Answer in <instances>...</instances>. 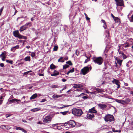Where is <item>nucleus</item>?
Listing matches in <instances>:
<instances>
[{
	"instance_id": "1",
	"label": "nucleus",
	"mask_w": 133,
	"mask_h": 133,
	"mask_svg": "<svg viewBox=\"0 0 133 133\" xmlns=\"http://www.w3.org/2000/svg\"><path fill=\"white\" fill-rule=\"evenodd\" d=\"M62 124L67 128H69L70 127H74L76 125V123L73 120H70L66 123Z\"/></svg>"
},
{
	"instance_id": "2",
	"label": "nucleus",
	"mask_w": 133,
	"mask_h": 133,
	"mask_svg": "<svg viewBox=\"0 0 133 133\" xmlns=\"http://www.w3.org/2000/svg\"><path fill=\"white\" fill-rule=\"evenodd\" d=\"M92 59L94 62L96 64H97L99 65H101L103 62V60L102 57H93Z\"/></svg>"
},
{
	"instance_id": "3",
	"label": "nucleus",
	"mask_w": 133,
	"mask_h": 133,
	"mask_svg": "<svg viewBox=\"0 0 133 133\" xmlns=\"http://www.w3.org/2000/svg\"><path fill=\"white\" fill-rule=\"evenodd\" d=\"M91 69V66H90V67H89L88 66L84 67L81 69L80 74L85 75L89 72Z\"/></svg>"
},
{
	"instance_id": "4",
	"label": "nucleus",
	"mask_w": 133,
	"mask_h": 133,
	"mask_svg": "<svg viewBox=\"0 0 133 133\" xmlns=\"http://www.w3.org/2000/svg\"><path fill=\"white\" fill-rule=\"evenodd\" d=\"M72 113L75 115L80 116L83 112L82 110L81 109L74 108L72 109Z\"/></svg>"
},
{
	"instance_id": "5",
	"label": "nucleus",
	"mask_w": 133,
	"mask_h": 133,
	"mask_svg": "<svg viewBox=\"0 0 133 133\" xmlns=\"http://www.w3.org/2000/svg\"><path fill=\"white\" fill-rule=\"evenodd\" d=\"M104 120L106 122L109 121L111 122L114 120V118L112 115H108L105 116Z\"/></svg>"
},
{
	"instance_id": "6",
	"label": "nucleus",
	"mask_w": 133,
	"mask_h": 133,
	"mask_svg": "<svg viewBox=\"0 0 133 133\" xmlns=\"http://www.w3.org/2000/svg\"><path fill=\"white\" fill-rule=\"evenodd\" d=\"M52 119V117L50 116H46L45 117L43 118V122L44 123H49L50 122Z\"/></svg>"
},
{
	"instance_id": "7",
	"label": "nucleus",
	"mask_w": 133,
	"mask_h": 133,
	"mask_svg": "<svg viewBox=\"0 0 133 133\" xmlns=\"http://www.w3.org/2000/svg\"><path fill=\"white\" fill-rule=\"evenodd\" d=\"M117 6H122L124 5V2L123 0H115Z\"/></svg>"
},
{
	"instance_id": "8",
	"label": "nucleus",
	"mask_w": 133,
	"mask_h": 133,
	"mask_svg": "<svg viewBox=\"0 0 133 133\" xmlns=\"http://www.w3.org/2000/svg\"><path fill=\"white\" fill-rule=\"evenodd\" d=\"M112 82L113 83H114L116 85H117V89L120 88L121 83L119 81L116 79H114V80L112 81Z\"/></svg>"
},
{
	"instance_id": "9",
	"label": "nucleus",
	"mask_w": 133,
	"mask_h": 133,
	"mask_svg": "<svg viewBox=\"0 0 133 133\" xmlns=\"http://www.w3.org/2000/svg\"><path fill=\"white\" fill-rule=\"evenodd\" d=\"M130 101V99L129 98H126L122 100V104H128Z\"/></svg>"
},
{
	"instance_id": "10",
	"label": "nucleus",
	"mask_w": 133,
	"mask_h": 133,
	"mask_svg": "<svg viewBox=\"0 0 133 133\" xmlns=\"http://www.w3.org/2000/svg\"><path fill=\"white\" fill-rule=\"evenodd\" d=\"M87 116L89 119H91L95 117V115L92 112H89L87 113Z\"/></svg>"
},
{
	"instance_id": "11",
	"label": "nucleus",
	"mask_w": 133,
	"mask_h": 133,
	"mask_svg": "<svg viewBox=\"0 0 133 133\" xmlns=\"http://www.w3.org/2000/svg\"><path fill=\"white\" fill-rule=\"evenodd\" d=\"M14 36L16 37H17L18 38L20 36V35H21L19 33L18 30H16L14 31L13 32Z\"/></svg>"
},
{
	"instance_id": "12",
	"label": "nucleus",
	"mask_w": 133,
	"mask_h": 133,
	"mask_svg": "<svg viewBox=\"0 0 133 133\" xmlns=\"http://www.w3.org/2000/svg\"><path fill=\"white\" fill-rule=\"evenodd\" d=\"M98 105L99 108L102 110H104L107 107V105L105 104H99Z\"/></svg>"
},
{
	"instance_id": "13",
	"label": "nucleus",
	"mask_w": 133,
	"mask_h": 133,
	"mask_svg": "<svg viewBox=\"0 0 133 133\" xmlns=\"http://www.w3.org/2000/svg\"><path fill=\"white\" fill-rule=\"evenodd\" d=\"M60 124L59 123H56L54 124H53L52 125V127H55V128H54V129H58V130H60L62 128L60 126H57V125H59Z\"/></svg>"
},
{
	"instance_id": "14",
	"label": "nucleus",
	"mask_w": 133,
	"mask_h": 133,
	"mask_svg": "<svg viewBox=\"0 0 133 133\" xmlns=\"http://www.w3.org/2000/svg\"><path fill=\"white\" fill-rule=\"evenodd\" d=\"M83 86L82 85L78 84H75L73 87L74 88H82Z\"/></svg>"
},
{
	"instance_id": "15",
	"label": "nucleus",
	"mask_w": 133,
	"mask_h": 133,
	"mask_svg": "<svg viewBox=\"0 0 133 133\" xmlns=\"http://www.w3.org/2000/svg\"><path fill=\"white\" fill-rule=\"evenodd\" d=\"M27 28L28 26H26L25 25H23L20 28V29L19 30V31L21 32L23 31L26 30V29Z\"/></svg>"
},
{
	"instance_id": "16",
	"label": "nucleus",
	"mask_w": 133,
	"mask_h": 133,
	"mask_svg": "<svg viewBox=\"0 0 133 133\" xmlns=\"http://www.w3.org/2000/svg\"><path fill=\"white\" fill-rule=\"evenodd\" d=\"M116 23L119 24L121 23L120 19L118 17H116L114 19Z\"/></svg>"
},
{
	"instance_id": "17",
	"label": "nucleus",
	"mask_w": 133,
	"mask_h": 133,
	"mask_svg": "<svg viewBox=\"0 0 133 133\" xmlns=\"http://www.w3.org/2000/svg\"><path fill=\"white\" fill-rule=\"evenodd\" d=\"M115 59L117 61V63L119 64L120 66H121L122 65V62L123 61V60L118 59L117 57H116L115 58Z\"/></svg>"
},
{
	"instance_id": "18",
	"label": "nucleus",
	"mask_w": 133,
	"mask_h": 133,
	"mask_svg": "<svg viewBox=\"0 0 133 133\" xmlns=\"http://www.w3.org/2000/svg\"><path fill=\"white\" fill-rule=\"evenodd\" d=\"M90 112H92V113H96L97 112V111L95 109V108L93 107L91 109H89V111Z\"/></svg>"
},
{
	"instance_id": "19",
	"label": "nucleus",
	"mask_w": 133,
	"mask_h": 133,
	"mask_svg": "<svg viewBox=\"0 0 133 133\" xmlns=\"http://www.w3.org/2000/svg\"><path fill=\"white\" fill-rule=\"evenodd\" d=\"M59 74V72L56 70H55L52 74H51V76H57Z\"/></svg>"
},
{
	"instance_id": "20",
	"label": "nucleus",
	"mask_w": 133,
	"mask_h": 133,
	"mask_svg": "<svg viewBox=\"0 0 133 133\" xmlns=\"http://www.w3.org/2000/svg\"><path fill=\"white\" fill-rule=\"evenodd\" d=\"M21 101L19 99H14L11 100H10L9 101L11 103H15V102H16L18 103V102L20 101Z\"/></svg>"
},
{
	"instance_id": "21",
	"label": "nucleus",
	"mask_w": 133,
	"mask_h": 133,
	"mask_svg": "<svg viewBox=\"0 0 133 133\" xmlns=\"http://www.w3.org/2000/svg\"><path fill=\"white\" fill-rule=\"evenodd\" d=\"M101 21L102 22L104 23L103 25V27L105 29H106L107 28V25L106 23V22L103 19H102Z\"/></svg>"
},
{
	"instance_id": "22",
	"label": "nucleus",
	"mask_w": 133,
	"mask_h": 133,
	"mask_svg": "<svg viewBox=\"0 0 133 133\" xmlns=\"http://www.w3.org/2000/svg\"><path fill=\"white\" fill-rule=\"evenodd\" d=\"M63 96V95H54L52 96V97L54 98H57Z\"/></svg>"
},
{
	"instance_id": "23",
	"label": "nucleus",
	"mask_w": 133,
	"mask_h": 133,
	"mask_svg": "<svg viewBox=\"0 0 133 133\" xmlns=\"http://www.w3.org/2000/svg\"><path fill=\"white\" fill-rule=\"evenodd\" d=\"M37 97V94H35L31 96L30 97V99H35Z\"/></svg>"
},
{
	"instance_id": "24",
	"label": "nucleus",
	"mask_w": 133,
	"mask_h": 133,
	"mask_svg": "<svg viewBox=\"0 0 133 133\" xmlns=\"http://www.w3.org/2000/svg\"><path fill=\"white\" fill-rule=\"evenodd\" d=\"M132 64V61H129L126 64V66L127 67L130 66Z\"/></svg>"
},
{
	"instance_id": "25",
	"label": "nucleus",
	"mask_w": 133,
	"mask_h": 133,
	"mask_svg": "<svg viewBox=\"0 0 133 133\" xmlns=\"http://www.w3.org/2000/svg\"><path fill=\"white\" fill-rule=\"evenodd\" d=\"M6 52L5 51H4L3 52H2V54L0 55V57H3V56L6 57Z\"/></svg>"
},
{
	"instance_id": "26",
	"label": "nucleus",
	"mask_w": 133,
	"mask_h": 133,
	"mask_svg": "<svg viewBox=\"0 0 133 133\" xmlns=\"http://www.w3.org/2000/svg\"><path fill=\"white\" fill-rule=\"evenodd\" d=\"M19 46L18 45H17L16 46H14L11 49V51L14 52L15 50H13V49H18L19 48Z\"/></svg>"
},
{
	"instance_id": "27",
	"label": "nucleus",
	"mask_w": 133,
	"mask_h": 133,
	"mask_svg": "<svg viewBox=\"0 0 133 133\" xmlns=\"http://www.w3.org/2000/svg\"><path fill=\"white\" fill-rule=\"evenodd\" d=\"M24 60L26 61H30V57L29 56H27L24 58Z\"/></svg>"
},
{
	"instance_id": "28",
	"label": "nucleus",
	"mask_w": 133,
	"mask_h": 133,
	"mask_svg": "<svg viewBox=\"0 0 133 133\" xmlns=\"http://www.w3.org/2000/svg\"><path fill=\"white\" fill-rule=\"evenodd\" d=\"M74 71V68H73L72 69L69 71L66 74L68 75L70 73H72Z\"/></svg>"
},
{
	"instance_id": "29",
	"label": "nucleus",
	"mask_w": 133,
	"mask_h": 133,
	"mask_svg": "<svg viewBox=\"0 0 133 133\" xmlns=\"http://www.w3.org/2000/svg\"><path fill=\"white\" fill-rule=\"evenodd\" d=\"M18 38L20 39H26L27 38L26 36L22 35H20V36Z\"/></svg>"
},
{
	"instance_id": "30",
	"label": "nucleus",
	"mask_w": 133,
	"mask_h": 133,
	"mask_svg": "<svg viewBox=\"0 0 133 133\" xmlns=\"http://www.w3.org/2000/svg\"><path fill=\"white\" fill-rule=\"evenodd\" d=\"M40 109L39 108H34L32 109L31 110V111L33 112H36V111H37L39 110H40Z\"/></svg>"
},
{
	"instance_id": "31",
	"label": "nucleus",
	"mask_w": 133,
	"mask_h": 133,
	"mask_svg": "<svg viewBox=\"0 0 133 133\" xmlns=\"http://www.w3.org/2000/svg\"><path fill=\"white\" fill-rule=\"evenodd\" d=\"M58 62H64V61L63 59V57H61L58 61Z\"/></svg>"
},
{
	"instance_id": "32",
	"label": "nucleus",
	"mask_w": 133,
	"mask_h": 133,
	"mask_svg": "<svg viewBox=\"0 0 133 133\" xmlns=\"http://www.w3.org/2000/svg\"><path fill=\"white\" fill-rule=\"evenodd\" d=\"M121 45H122L123 47L125 48H128L129 46V44H126V43L122 44Z\"/></svg>"
},
{
	"instance_id": "33",
	"label": "nucleus",
	"mask_w": 133,
	"mask_h": 133,
	"mask_svg": "<svg viewBox=\"0 0 133 133\" xmlns=\"http://www.w3.org/2000/svg\"><path fill=\"white\" fill-rule=\"evenodd\" d=\"M121 54L122 55L121 56L123 57V59H125L127 58V56L123 52L121 53Z\"/></svg>"
},
{
	"instance_id": "34",
	"label": "nucleus",
	"mask_w": 133,
	"mask_h": 133,
	"mask_svg": "<svg viewBox=\"0 0 133 133\" xmlns=\"http://www.w3.org/2000/svg\"><path fill=\"white\" fill-rule=\"evenodd\" d=\"M66 63L68 64L69 65H73V64L70 61H69L66 62Z\"/></svg>"
},
{
	"instance_id": "35",
	"label": "nucleus",
	"mask_w": 133,
	"mask_h": 133,
	"mask_svg": "<svg viewBox=\"0 0 133 133\" xmlns=\"http://www.w3.org/2000/svg\"><path fill=\"white\" fill-rule=\"evenodd\" d=\"M85 56L87 58V59H86L84 62V63H87L88 62L90 61V58H88V57L86 56L85 55Z\"/></svg>"
},
{
	"instance_id": "36",
	"label": "nucleus",
	"mask_w": 133,
	"mask_h": 133,
	"mask_svg": "<svg viewBox=\"0 0 133 133\" xmlns=\"http://www.w3.org/2000/svg\"><path fill=\"white\" fill-rule=\"evenodd\" d=\"M50 69H52L55 68V66L52 63L51 64L50 66Z\"/></svg>"
},
{
	"instance_id": "37",
	"label": "nucleus",
	"mask_w": 133,
	"mask_h": 133,
	"mask_svg": "<svg viewBox=\"0 0 133 133\" xmlns=\"http://www.w3.org/2000/svg\"><path fill=\"white\" fill-rule=\"evenodd\" d=\"M69 66L68 64H65L63 65V69H65L69 67Z\"/></svg>"
},
{
	"instance_id": "38",
	"label": "nucleus",
	"mask_w": 133,
	"mask_h": 133,
	"mask_svg": "<svg viewBox=\"0 0 133 133\" xmlns=\"http://www.w3.org/2000/svg\"><path fill=\"white\" fill-rule=\"evenodd\" d=\"M6 62L7 63H10L11 64H13V61L12 60H6Z\"/></svg>"
},
{
	"instance_id": "39",
	"label": "nucleus",
	"mask_w": 133,
	"mask_h": 133,
	"mask_svg": "<svg viewBox=\"0 0 133 133\" xmlns=\"http://www.w3.org/2000/svg\"><path fill=\"white\" fill-rule=\"evenodd\" d=\"M58 46H55L53 48V50L54 51H57L58 49Z\"/></svg>"
},
{
	"instance_id": "40",
	"label": "nucleus",
	"mask_w": 133,
	"mask_h": 133,
	"mask_svg": "<svg viewBox=\"0 0 133 133\" xmlns=\"http://www.w3.org/2000/svg\"><path fill=\"white\" fill-rule=\"evenodd\" d=\"M86 95V94H85V93H82L80 95L76 96V97H80L81 96L84 95Z\"/></svg>"
},
{
	"instance_id": "41",
	"label": "nucleus",
	"mask_w": 133,
	"mask_h": 133,
	"mask_svg": "<svg viewBox=\"0 0 133 133\" xmlns=\"http://www.w3.org/2000/svg\"><path fill=\"white\" fill-rule=\"evenodd\" d=\"M116 101L118 103H119L122 104V100H120L118 99H116Z\"/></svg>"
},
{
	"instance_id": "42",
	"label": "nucleus",
	"mask_w": 133,
	"mask_h": 133,
	"mask_svg": "<svg viewBox=\"0 0 133 133\" xmlns=\"http://www.w3.org/2000/svg\"><path fill=\"white\" fill-rule=\"evenodd\" d=\"M30 55L32 57H33L35 56L36 55V54L34 52H32Z\"/></svg>"
},
{
	"instance_id": "43",
	"label": "nucleus",
	"mask_w": 133,
	"mask_h": 133,
	"mask_svg": "<svg viewBox=\"0 0 133 133\" xmlns=\"http://www.w3.org/2000/svg\"><path fill=\"white\" fill-rule=\"evenodd\" d=\"M32 71L31 70H30L28 71L25 72L24 73L23 75H27L28 73L30 72H31Z\"/></svg>"
},
{
	"instance_id": "44",
	"label": "nucleus",
	"mask_w": 133,
	"mask_h": 133,
	"mask_svg": "<svg viewBox=\"0 0 133 133\" xmlns=\"http://www.w3.org/2000/svg\"><path fill=\"white\" fill-rule=\"evenodd\" d=\"M68 112V111H64V112H60V113L63 114V115H66Z\"/></svg>"
},
{
	"instance_id": "45",
	"label": "nucleus",
	"mask_w": 133,
	"mask_h": 133,
	"mask_svg": "<svg viewBox=\"0 0 133 133\" xmlns=\"http://www.w3.org/2000/svg\"><path fill=\"white\" fill-rule=\"evenodd\" d=\"M96 90L98 92H102V90L99 88H97L96 89Z\"/></svg>"
},
{
	"instance_id": "46",
	"label": "nucleus",
	"mask_w": 133,
	"mask_h": 133,
	"mask_svg": "<svg viewBox=\"0 0 133 133\" xmlns=\"http://www.w3.org/2000/svg\"><path fill=\"white\" fill-rule=\"evenodd\" d=\"M26 26H27L28 25H29L30 26L31 25V23L30 22H28V23H27L26 24H25Z\"/></svg>"
},
{
	"instance_id": "47",
	"label": "nucleus",
	"mask_w": 133,
	"mask_h": 133,
	"mask_svg": "<svg viewBox=\"0 0 133 133\" xmlns=\"http://www.w3.org/2000/svg\"><path fill=\"white\" fill-rule=\"evenodd\" d=\"M10 128L11 127L10 126L8 125L5 126V129L8 130L10 129Z\"/></svg>"
},
{
	"instance_id": "48",
	"label": "nucleus",
	"mask_w": 133,
	"mask_h": 133,
	"mask_svg": "<svg viewBox=\"0 0 133 133\" xmlns=\"http://www.w3.org/2000/svg\"><path fill=\"white\" fill-rule=\"evenodd\" d=\"M76 54L77 55V56H78L79 54V51H78L77 50H76Z\"/></svg>"
},
{
	"instance_id": "49",
	"label": "nucleus",
	"mask_w": 133,
	"mask_h": 133,
	"mask_svg": "<svg viewBox=\"0 0 133 133\" xmlns=\"http://www.w3.org/2000/svg\"><path fill=\"white\" fill-rule=\"evenodd\" d=\"M12 114H7L5 116H6V118H7L9 116H10Z\"/></svg>"
},
{
	"instance_id": "50",
	"label": "nucleus",
	"mask_w": 133,
	"mask_h": 133,
	"mask_svg": "<svg viewBox=\"0 0 133 133\" xmlns=\"http://www.w3.org/2000/svg\"><path fill=\"white\" fill-rule=\"evenodd\" d=\"M58 86L56 85H54L52 86L51 87L52 88H57Z\"/></svg>"
},
{
	"instance_id": "51",
	"label": "nucleus",
	"mask_w": 133,
	"mask_h": 133,
	"mask_svg": "<svg viewBox=\"0 0 133 133\" xmlns=\"http://www.w3.org/2000/svg\"><path fill=\"white\" fill-rule=\"evenodd\" d=\"M21 130L24 133L27 132V131L23 128H21Z\"/></svg>"
},
{
	"instance_id": "52",
	"label": "nucleus",
	"mask_w": 133,
	"mask_h": 133,
	"mask_svg": "<svg viewBox=\"0 0 133 133\" xmlns=\"http://www.w3.org/2000/svg\"><path fill=\"white\" fill-rule=\"evenodd\" d=\"M21 128L19 127H17L16 128V129L17 130H21Z\"/></svg>"
},
{
	"instance_id": "53",
	"label": "nucleus",
	"mask_w": 133,
	"mask_h": 133,
	"mask_svg": "<svg viewBox=\"0 0 133 133\" xmlns=\"http://www.w3.org/2000/svg\"><path fill=\"white\" fill-rule=\"evenodd\" d=\"M0 128L2 129H5V126L2 125L1 126H0Z\"/></svg>"
},
{
	"instance_id": "54",
	"label": "nucleus",
	"mask_w": 133,
	"mask_h": 133,
	"mask_svg": "<svg viewBox=\"0 0 133 133\" xmlns=\"http://www.w3.org/2000/svg\"><path fill=\"white\" fill-rule=\"evenodd\" d=\"M130 22H133V15H132L131 17V19H130Z\"/></svg>"
},
{
	"instance_id": "55",
	"label": "nucleus",
	"mask_w": 133,
	"mask_h": 133,
	"mask_svg": "<svg viewBox=\"0 0 133 133\" xmlns=\"http://www.w3.org/2000/svg\"><path fill=\"white\" fill-rule=\"evenodd\" d=\"M82 98H83L84 99H85L88 98V97L86 96H85L82 97Z\"/></svg>"
},
{
	"instance_id": "56",
	"label": "nucleus",
	"mask_w": 133,
	"mask_h": 133,
	"mask_svg": "<svg viewBox=\"0 0 133 133\" xmlns=\"http://www.w3.org/2000/svg\"><path fill=\"white\" fill-rule=\"evenodd\" d=\"M2 61H5V58L6 57L5 56H3V57H2Z\"/></svg>"
},
{
	"instance_id": "57",
	"label": "nucleus",
	"mask_w": 133,
	"mask_h": 133,
	"mask_svg": "<svg viewBox=\"0 0 133 133\" xmlns=\"http://www.w3.org/2000/svg\"><path fill=\"white\" fill-rule=\"evenodd\" d=\"M46 100L45 99H43L42 101H41V102H44L46 101Z\"/></svg>"
},
{
	"instance_id": "58",
	"label": "nucleus",
	"mask_w": 133,
	"mask_h": 133,
	"mask_svg": "<svg viewBox=\"0 0 133 133\" xmlns=\"http://www.w3.org/2000/svg\"><path fill=\"white\" fill-rule=\"evenodd\" d=\"M4 64H3V63H0V66L1 67H3L4 66Z\"/></svg>"
},
{
	"instance_id": "59",
	"label": "nucleus",
	"mask_w": 133,
	"mask_h": 133,
	"mask_svg": "<svg viewBox=\"0 0 133 133\" xmlns=\"http://www.w3.org/2000/svg\"><path fill=\"white\" fill-rule=\"evenodd\" d=\"M4 8L3 7H2L0 10V12H2Z\"/></svg>"
},
{
	"instance_id": "60",
	"label": "nucleus",
	"mask_w": 133,
	"mask_h": 133,
	"mask_svg": "<svg viewBox=\"0 0 133 133\" xmlns=\"http://www.w3.org/2000/svg\"><path fill=\"white\" fill-rule=\"evenodd\" d=\"M121 130H116L115 132H121Z\"/></svg>"
},
{
	"instance_id": "61",
	"label": "nucleus",
	"mask_w": 133,
	"mask_h": 133,
	"mask_svg": "<svg viewBox=\"0 0 133 133\" xmlns=\"http://www.w3.org/2000/svg\"><path fill=\"white\" fill-rule=\"evenodd\" d=\"M86 17V20H87V21H88V20H89L90 19V18H89L88 16H87L86 17Z\"/></svg>"
},
{
	"instance_id": "62",
	"label": "nucleus",
	"mask_w": 133,
	"mask_h": 133,
	"mask_svg": "<svg viewBox=\"0 0 133 133\" xmlns=\"http://www.w3.org/2000/svg\"><path fill=\"white\" fill-rule=\"evenodd\" d=\"M22 121L23 122H25V123H26L27 122V121L25 120L24 119H22Z\"/></svg>"
},
{
	"instance_id": "63",
	"label": "nucleus",
	"mask_w": 133,
	"mask_h": 133,
	"mask_svg": "<svg viewBox=\"0 0 133 133\" xmlns=\"http://www.w3.org/2000/svg\"><path fill=\"white\" fill-rule=\"evenodd\" d=\"M62 81L63 82H65L66 81V80L64 78H63L62 79Z\"/></svg>"
},
{
	"instance_id": "64",
	"label": "nucleus",
	"mask_w": 133,
	"mask_h": 133,
	"mask_svg": "<svg viewBox=\"0 0 133 133\" xmlns=\"http://www.w3.org/2000/svg\"><path fill=\"white\" fill-rule=\"evenodd\" d=\"M64 59L65 60H67L68 59V57L66 56L64 57Z\"/></svg>"
}]
</instances>
